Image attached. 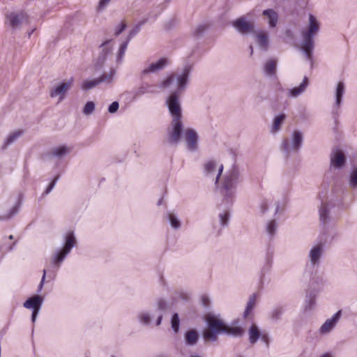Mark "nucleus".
Masks as SVG:
<instances>
[{"label": "nucleus", "mask_w": 357, "mask_h": 357, "mask_svg": "<svg viewBox=\"0 0 357 357\" xmlns=\"http://www.w3.org/2000/svg\"><path fill=\"white\" fill-rule=\"evenodd\" d=\"M180 95L178 92H172L166 100V105L172 116L168 129V141L172 144H178L183 132Z\"/></svg>", "instance_id": "f257e3e1"}, {"label": "nucleus", "mask_w": 357, "mask_h": 357, "mask_svg": "<svg viewBox=\"0 0 357 357\" xmlns=\"http://www.w3.org/2000/svg\"><path fill=\"white\" fill-rule=\"evenodd\" d=\"M206 319L208 328L204 331V337L206 340L215 341L217 340L216 335L220 333H225L236 337L242 335L243 333L241 327L227 326L215 315L208 314Z\"/></svg>", "instance_id": "f03ea898"}, {"label": "nucleus", "mask_w": 357, "mask_h": 357, "mask_svg": "<svg viewBox=\"0 0 357 357\" xmlns=\"http://www.w3.org/2000/svg\"><path fill=\"white\" fill-rule=\"evenodd\" d=\"M319 29V23L316 17L310 14L309 15V25L302 31V40L300 43V51L303 54L305 59L310 62L312 61V53L314 47V37Z\"/></svg>", "instance_id": "7ed1b4c3"}, {"label": "nucleus", "mask_w": 357, "mask_h": 357, "mask_svg": "<svg viewBox=\"0 0 357 357\" xmlns=\"http://www.w3.org/2000/svg\"><path fill=\"white\" fill-rule=\"evenodd\" d=\"M238 168L233 165L222 176L220 192L226 203L231 202L236 193L237 184L240 182Z\"/></svg>", "instance_id": "20e7f679"}, {"label": "nucleus", "mask_w": 357, "mask_h": 357, "mask_svg": "<svg viewBox=\"0 0 357 357\" xmlns=\"http://www.w3.org/2000/svg\"><path fill=\"white\" fill-rule=\"evenodd\" d=\"M190 75V67L185 66L181 70L172 73L161 82L160 87L162 89L169 88L173 82L176 81L177 89L174 92H178V93L181 94L187 87Z\"/></svg>", "instance_id": "39448f33"}, {"label": "nucleus", "mask_w": 357, "mask_h": 357, "mask_svg": "<svg viewBox=\"0 0 357 357\" xmlns=\"http://www.w3.org/2000/svg\"><path fill=\"white\" fill-rule=\"evenodd\" d=\"M303 134L302 132L294 130L289 138L283 139L280 149L287 155H289L291 152H298L303 144Z\"/></svg>", "instance_id": "423d86ee"}, {"label": "nucleus", "mask_w": 357, "mask_h": 357, "mask_svg": "<svg viewBox=\"0 0 357 357\" xmlns=\"http://www.w3.org/2000/svg\"><path fill=\"white\" fill-rule=\"evenodd\" d=\"M76 243V239L73 231H69L65 238V244L63 248L55 252L52 257V262L54 264L59 265L62 262L67 255H68L75 246Z\"/></svg>", "instance_id": "0eeeda50"}, {"label": "nucleus", "mask_w": 357, "mask_h": 357, "mask_svg": "<svg viewBox=\"0 0 357 357\" xmlns=\"http://www.w3.org/2000/svg\"><path fill=\"white\" fill-rule=\"evenodd\" d=\"M24 23H29V16L24 11L12 12L6 15V24L13 30L20 29Z\"/></svg>", "instance_id": "6e6552de"}, {"label": "nucleus", "mask_w": 357, "mask_h": 357, "mask_svg": "<svg viewBox=\"0 0 357 357\" xmlns=\"http://www.w3.org/2000/svg\"><path fill=\"white\" fill-rule=\"evenodd\" d=\"M223 171V165L213 160L208 161L204 165V175L217 184Z\"/></svg>", "instance_id": "1a4fd4ad"}, {"label": "nucleus", "mask_w": 357, "mask_h": 357, "mask_svg": "<svg viewBox=\"0 0 357 357\" xmlns=\"http://www.w3.org/2000/svg\"><path fill=\"white\" fill-rule=\"evenodd\" d=\"M169 64V61L165 57L160 58L158 60L153 61L144 68L141 71V77H145L150 74L158 73L165 69Z\"/></svg>", "instance_id": "9d476101"}, {"label": "nucleus", "mask_w": 357, "mask_h": 357, "mask_svg": "<svg viewBox=\"0 0 357 357\" xmlns=\"http://www.w3.org/2000/svg\"><path fill=\"white\" fill-rule=\"evenodd\" d=\"M325 244L319 241L314 244L309 250L308 258L312 267H318L321 263V257L324 253Z\"/></svg>", "instance_id": "9b49d317"}, {"label": "nucleus", "mask_w": 357, "mask_h": 357, "mask_svg": "<svg viewBox=\"0 0 357 357\" xmlns=\"http://www.w3.org/2000/svg\"><path fill=\"white\" fill-rule=\"evenodd\" d=\"M73 84V79H69L59 83L57 86L53 88L50 91V96L52 98H58V102H62L66 98L67 92L72 88Z\"/></svg>", "instance_id": "f8f14e48"}, {"label": "nucleus", "mask_w": 357, "mask_h": 357, "mask_svg": "<svg viewBox=\"0 0 357 357\" xmlns=\"http://www.w3.org/2000/svg\"><path fill=\"white\" fill-rule=\"evenodd\" d=\"M232 26L241 34L254 33L255 25L252 22L246 20L245 17H241L232 22Z\"/></svg>", "instance_id": "ddd939ff"}, {"label": "nucleus", "mask_w": 357, "mask_h": 357, "mask_svg": "<svg viewBox=\"0 0 357 357\" xmlns=\"http://www.w3.org/2000/svg\"><path fill=\"white\" fill-rule=\"evenodd\" d=\"M342 311H337L333 316L325 321V322L320 326L319 333L321 335H326L331 333L337 326L339 320L340 319Z\"/></svg>", "instance_id": "4468645a"}, {"label": "nucleus", "mask_w": 357, "mask_h": 357, "mask_svg": "<svg viewBox=\"0 0 357 357\" xmlns=\"http://www.w3.org/2000/svg\"><path fill=\"white\" fill-rule=\"evenodd\" d=\"M43 301V299L41 296L36 295L27 299L23 304V306L24 307L28 309H33V313L31 316V320L33 322L36 321V317L38 316Z\"/></svg>", "instance_id": "2eb2a0df"}, {"label": "nucleus", "mask_w": 357, "mask_h": 357, "mask_svg": "<svg viewBox=\"0 0 357 357\" xmlns=\"http://www.w3.org/2000/svg\"><path fill=\"white\" fill-rule=\"evenodd\" d=\"M183 137L186 146L190 151H195L198 147V136L197 132L192 128H186L183 132Z\"/></svg>", "instance_id": "dca6fc26"}, {"label": "nucleus", "mask_w": 357, "mask_h": 357, "mask_svg": "<svg viewBox=\"0 0 357 357\" xmlns=\"http://www.w3.org/2000/svg\"><path fill=\"white\" fill-rule=\"evenodd\" d=\"M308 86V78L305 77L298 86L293 87L287 91V96L289 98H297L305 92Z\"/></svg>", "instance_id": "f3484780"}, {"label": "nucleus", "mask_w": 357, "mask_h": 357, "mask_svg": "<svg viewBox=\"0 0 357 357\" xmlns=\"http://www.w3.org/2000/svg\"><path fill=\"white\" fill-rule=\"evenodd\" d=\"M346 162V158L344 153L340 150H336L333 152L331 156V163L334 167L340 169Z\"/></svg>", "instance_id": "a211bd4d"}, {"label": "nucleus", "mask_w": 357, "mask_h": 357, "mask_svg": "<svg viewBox=\"0 0 357 357\" xmlns=\"http://www.w3.org/2000/svg\"><path fill=\"white\" fill-rule=\"evenodd\" d=\"M278 61L275 59H268L264 64V73L267 77H273L276 74Z\"/></svg>", "instance_id": "6ab92c4d"}, {"label": "nucleus", "mask_w": 357, "mask_h": 357, "mask_svg": "<svg viewBox=\"0 0 357 357\" xmlns=\"http://www.w3.org/2000/svg\"><path fill=\"white\" fill-rule=\"evenodd\" d=\"M256 41L259 48L266 51L269 46L268 34L266 31H261L256 34Z\"/></svg>", "instance_id": "aec40b11"}, {"label": "nucleus", "mask_w": 357, "mask_h": 357, "mask_svg": "<svg viewBox=\"0 0 357 357\" xmlns=\"http://www.w3.org/2000/svg\"><path fill=\"white\" fill-rule=\"evenodd\" d=\"M319 220L324 225H327L331 220L328 204L323 200L319 208Z\"/></svg>", "instance_id": "412c9836"}, {"label": "nucleus", "mask_w": 357, "mask_h": 357, "mask_svg": "<svg viewBox=\"0 0 357 357\" xmlns=\"http://www.w3.org/2000/svg\"><path fill=\"white\" fill-rule=\"evenodd\" d=\"M73 148L68 146H59L53 147L50 151V154L59 158H61L65 155L69 154L72 151Z\"/></svg>", "instance_id": "4be33fe9"}, {"label": "nucleus", "mask_w": 357, "mask_h": 357, "mask_svg": "<svg viewBox=\"0 0 357 357\" xmlns=\"http://www.w3.org/2000/svg\"><path fill=\"white\" fill-rule=\"evenodd\" d=\"M116 70L114 68H109V71H105L98 77L100 84H110L114 80Z\"/></svg>", "instance_id": "5701e85b"}, {"label": "nucleus", "mask_w": 357, "mask_h": 357, "mask_svg": "<svg viewBox=\"0 0 357 357\" xmlns=\"http://www.w3.org/2000/svg\"><path fill=\"white\" fill-rule=\"evenodd\" d=\"M286 117L287 116L284 114H280L273 118L272 124L270 128V131L271 133L275 134L280 130L282 125L284 122Z\"/></svg>", "instance_id": "b1692460"}, {"label": "nucleus", "mask_w": 357, "mask_h": 357, "mask_svg": "<svg viewBox=\"0 0 357 357\" xmlns=\"http://www.w3.org/2000/svg\"><path fill=\"white\" fill-rule=\"evenodd\" d=\"M262 15L266 17L268 25L271 28L276 26L278 22V14L273 9L264 10Z\"/></svg>", "instance_id": "393cba45"}, {"label": "nucleus", "mask_w": 357, "mask_h": 357, "mask_svg": "<svg viewBox=\"0 0 357 357\" xmlns=\"http://www.w3.org/2000/svg\"><path fill=\"white\" fill-rule=\"evenodd\" d=\"M345 91V85L343 82H339L335 89V106L339 107L342 102V98Z\"/></svg>", "instance_id": "a878e982"}, {"label": "nucleus", "mask_w": 357, "mask_h": 357, "mask_svg": "<svg viewBox=\"0 0 357 357\" xmlns=\"http://www.w3.org/2000/svg\"><path fill=\"white\" fill-rule=\"evenodd\" d=\"M261 337L260 331L255 324H252L249 329V341L253 344Z\"/></svg>", "instance_id": "bb28decb"}, {"label": "nucleus", "mask_w": 357, "mask_h": 357, "mask_svg": "<svg viewBox=\"0 0 357 357\" xmlns=\"http://www.w3.org/2000/svg\"><path fill=\"white\" fill-rule=\"evenodd\" d=\"M23 132L22 130H15L10 132L6 137L4 142V147H6L13 143H14L17 139L22 135Z\"/></svg>", "instance_id": "cd10ccee"}, {"label": "nucleus", "mask_w": 357, "mask_h": 357, "mask_svg": "<svg viewBox=\"0 0 357 357\" xmlns=\"http://www.w3.org/2000/svg\"><path fill=\"white\" fill-rule=\"evenodd\" d=\"M185 342L188 345H194L198 340V334L196 331L191 330L188 331L185 335Z\"/></svg>", "instance_id": "c85d7f7f"}, {"label": "nucleus", "mask_w": 357, "mask_h": 357, "mask_svg": "<svg viewBox=\"0 0 357 357\" xmlns=\"http://www.w3.org/2000/svg\"><path fill=\"white\" fill-rule=\"evenodd\" d=\"M256 300H257V295L255 294H253L250 296L248 301L247 303L245 310L243 313V316L245 318L248 317L249 314L252 312V310L255 307Z\"/></svg>", "instance_id": "c756f323"}, {"label": "nucleus", "mask_w": 357, "mask_h": 357, "mask_svg": "<svg viewBox=\"0 0 357 357\" xmlns=\"http://www.w3.org/2000/svg\"><path fill=\"white\" fill-rule=\"evenodd\" d=\"M167 217L172 228L178 229L181 227V221L174 213L168 212L167 213Z\"/></svg>", "instance_id": "7c9ffc66"}, {"label": "nucleus", "mask_w": 357, "mask_h": 357, "mask_svg": "<svg viewBox=\"0 0 357 357\" xmlns=\"http://www.w3.org/2000/svg\"><path fill=\"white\" fill-rule=\"evenodd\" d=\"M315 298H316L315 294H314L312 292L307 294L306 298H305V309L306 310H310L314 307V306L315 305V303H316Z\"/></svg>", "instance_id": "2f4dec72"}, {"label": "nucleus", "mask_w": 357, "mask_h": 357, "mask_svg": "<svg viewBox=\"0 0 357 357\" xmlns=\"http://www.w3.org/2000/svg\"><path fill=\"white\" fill-rule=\"evenodd\" d=\"M100 84L98 77L93 79H86L82 84L83 90H90Z\"/></svg>", "instance_id": "473e14b6"}, {"label": "nucleus", "mask_w": 357, "mask_h": 357, "mask_svg": "<svg viewBox=\"0 0 357 357\" xmlns=\"http://www.w3.org/2000/svg\"><path fill=\"white\" fill-rule=\"evenodd\" d=\"M349 186L353 189H357V167H353L349 178Z\"/></svg>", "instance_id": "72a5a7b5"}, {"label": "nucleus", "mask_w": 357, "mask_h": 357, "mask_svg": "<svg viewBox=\"0 0 357 357\" xmlns=\"http://www.w3.org/2000/svg\"><path fill=\"white\" fill-rule=\"evenodd\" d=\"M20 206L21 202L19 200L13 206L10 208V209L8 211L7 213L4 214L5 218H6V220L12 218L13 216L17 214L20 211Z\"/></svg>", "instance_id": "f704fd0d"}, {"label": "nucleus", "mask_w": 357, "mask_h": 357, "mask_svg": "<svg viewBox=\"0 0 357 357\" xmlns=\"http://www.w3.org/2000/svg\"><path fill=\"white\" fill-rule=\"evenodd\" d=\"M151 314L149 312L143 311L138 314L137 317L139 321L143 325H149L151 323Z\"/></svg>", "instance_id": "c9c22d12"}, {"label": "nucleus", "mask_w": 357, "mask_h": 357, "mask_svg": "<svg viewBox=\"0 0 357 357\" xmlns=\"http://www.w3.org/2000/svg\"><path fill=\"white\" fill-rule=\"evenodd\" d=\"M283 313V309L282 307H275L269 313V318L271 320L277 321L280 318V316Z\"/></svg>", "instance_id": "e433bc0d"}, {"label": "nucleus", "mask_w": 357, "mask_h": 357, "mask_svg": "<svg viewBox=\"0 0 357 357\" xmlns=\"http://www.w3.org/2000/svg\"><path fill=\"white\" fill-rule=\"evenodd\" d=\"M128 43L129 41L126 40V41H125L121 45L116 55V59L118 61H121V59H123L126 50L128 47Z\"/></svg>", "instance_id": "4c0bfd02"}, {"label": "nucleus", "mask_w": 357, "mask_h": 357, "mask_svg": "<svg viewBox=\"0 0 357 357\" xmlns=\"http://www.w3.org/2000/svg\"><path fill=\"white\" fill-rule=\"evenodd\" d=\"M172 328L175 333H177L179 330L180 321L178 318V315L177 313H175L172 315V321H171Z\"/></svg>", "instance_id": "58836bf2"}, {"label": "nucleus", "mask_w": 357, "mask_h": 357, "mask_svg": "<svg viewBox=\"0 0 357 357\" xmlns=\"http://www.w3.org/2000/svg\"><path fill=\"white\" fill-rule=\"evenodd\" d=\"M95 109V104L92 101L87 102L83 109V113L85 115H90Z\"/></svg>", "instance_id": "ea45409f"}, {"label": "nucleus", "mask_w": 357, "mask_h": 357, "mask_svg": "<svg viewBox=\"0 0 357 357\" xmlns=\"http://www.w3.org/2000/svg\"><path fill=\"white\" fill-rule=\"evenodd\" d=\"M277 225L275 220H271L268 222L266 231L270 236H273L276 231Z\"/></svg>", "instance_id": "a19ab883"}, {"label": "nucleus", "mask_w": 357, "mask_h": 357, "mask_svg": "<svg viewBox=\"0 0 357 357\" xmlns=\"http://www.w3.org/2000/svg\"><path fill=\"white\" fill-rule=\"evenodd\" d=\"M144 24V21L139 22L134 27V29L130 31L127 40L130 41V40L139 31L141 26Z\"/></svg>", "instance_id": "79ce46f5"}, {"label": "nucleus", "mask_w": 357, "mask_h": 357, "mask_svg": "<svg viewBox=\"0 0 357 357\" xmlns=\"http://www.w3.org/2000/svg\"><path fill=\"white\" fill-rule=\"evenodd\" d=\"M219 218L220 220V224L222 226H225L228 224L229 219V213L228 211H224L219 214Z\"/></svg>", "instance_id": "37998d69"}, {"label": "nucleus", "mask_w": 357, "mask_h": 357, "mask_svg": "<svg viewBox=\"0 0 357 357\" xmlns=\"http://www.w3.org/2000/svg\"><path fill=\"white\" fill-rule=\"evenodd\" d=\"M127 25L125 22H122L116 26L114 30V35L119 36L126 28Z\"/></svg>", "instance_id": "c03bdc74"}, {"label": "nucleus", "mask_w": 357, "mask_h": 357, "mask_svg": "<svg viewBox=\"0 0 357 357\" xmlns=\"http://www.w3.org/2000/svg\"><path fill=\"white\" fill-rule=\"evenodd\" d=\"M147 93H158V88H160V86H158L154 84H150L146 83Z\"/></svg>", "instance_id": "a18cd8bd"}, {"label": "nucleus", "mask_w": 357, "mask_h": 357, "mask_svg": "<svg viewBox=\"0 0 357 357\" xmlns=\"http://www.w3.org/2000/svg\"><path fill=\"white\" fill-rule=\"evenodd\" d=\"M206 26L204 24L199 25L194 31V34L197 36L202 35L206 29Z\"/></svg>", "instance_id": "49530a36"}, {"label": "nucleus", "mask_w": 357, "mask_h": 357, "mask_svg": "<svg viewBox=\"0 0 357 357\" xmlns=\"http://www.w3.org/2000/svg\"><path fill=\"white\" fill-rule=\"evenodd\" d=\"M119 107V104L117 101L113 102L108 107V112L111 114H114L117 112Z\"/></svg>", "instance_id": "de8ad7c7"}, {"label": "nucleus", "mask_w": 357, "mask_h": 357, "mask_svg": "<svg viewBox=\"0 0 357 357\" xmlns=\"http://www.w3.org/2000/svg\"><path fill=\"white\" fill-rule=\"evenodd\" d=\"M110 1L111 0H100L97 8L98 11L104 10L107 6Z\"/></svg>", "instance_id": "09e8293b"}, {"label": "nucleus", "mask_w": 357, "mask_h": 357, "mask_svg": "<svg viewBox=\"0 0 357 357\" xmlns=\"http://www.w3.org/2000/svg\"><path fill=\"white\" fill-rule=\"evenodd\" d=\"M58 179H59V176H56L53 179V181L50 183V185H48V187L47 188V189L45 191V193L46 195L49 194L52 190V189L54 188V186L56 185V183L58 181Z\"/></svg>", "instance_id": "8fccbe9b"}, {"label": "nucleus", "mask_w": 357, "mask_h": 357, "mask_svg": "<svg viewBox=\"0 0 357 357\" xmlns=\"http://www.w3.org/2000/svg\"><path fill=\"white\" fill-rule=\"evenodd\" d=\"M166 308V303L164 300L160 299L157 302V309L159 311H163Z\"/></svg>", "instance_id": "3c124183"}, {"label": "nucleus", "mask_w": 357, "mask_h": 357, "mask_svg": "<svg viewBox=\"0 0 357 357\" xmlns=\"http://www.w3.org/2000/svg\"><path fill=\"white\" fill-rule=\"evenodd\" d=\"M144 93H147L146 83L142 84L137 91L136 95L137 96H142Z\"/></svg>", "instance_id": "603ef678"}, {"label": "nucleus", "mask_w": 357, "mask_h": 357, "mask_svg": "<svg viewBox=\"0 0 357 357\" xmlns=\"http://www.w3.org/2000/svg\"><path fill=\"white\" fill-rule=\"evenodd\" d=\"M268 207V202L266 200L261 201L259 208H260V211L262 213H264L267 211Z\"/></svg>", "instance_id": "864d4df0"}, {"label": "nucleus", "mask_w": 357, "mask_h": 357, "mask_svg": "<svg viewBox=\"0 0 357 357\" xmlns=\"http://www.w3.org/2000/svg\"><path fill=\"white\" fill-rule=\"evenodd\" d=\"M275 214H278L280 212L282 207L280 202H275L273 204Z\"/></svg>", "instance_id": "5fc2aeb1"}, {"label": "nucleus", "mask_w": 357, "mask_h": 357, "mask_svg": "<svg viewBox=\"0 0 357 357\" xmlns=\"http://www.w3.org/2000/svg\"><path fill=\"white\" fill-rule=\"evenodd\" d=\"M45 276H46V271L43 270V275L41 281H40V282L39 284L38 289V292H40L42 290L43 287V285H44V283H45Z\"/></svg>", "instance_id": "6e6d98bb"}, {"label": "nucleus", "mask_w": 357, "mask_h": 357, "mask_svg": "<svg viewBox=\"0 0 357 357\" xmlns=\"http://www.w3.org/2000/svg\"><path fill=\"white\" fill-rule=\"evenodd\" d=\"M162 319V314L160 312L158 314V317H157V320H156V323H155L156 326L160 325Z\"/></svg>", "instance_id": "4d7b16f0"}, {"label": "nucleus", "mask_w": 357, "mask_h": 357, "mask_svg": "<svg viewBox=\"0 0 357 357\" xmlns=\"http://www.w3.org/2000/svg\"><path fill=\"white\" fill-rule=\"evenodd\" d=\"M319 357H333V355L330 352L322 354Z\"/></svg>", "instance_id": "13d9d810"}, {"label": "nucleus", "mask_w": 357, "mask_h": 357, "mask_svg": "<svg viewBox=\"0 0 357 357\" xmlns=\"http://www.w3.org/2000/svg\"><path fill=\"white\" fill-rule=\"evenodd\" d=\"M6 220V218H5L4 215H0V221H5Z\"/></svg>", "instance_id": "bf43d9fd"}, {"label": "nucleus", "mask_w": 357, "mask_h": 357, "mask_svg": "<svg viewBox=\"0 0 357 357\" xmlns=\"http://www.w3.org/2000/svg\"><path fill=\"white\" fill-rule=\"evenodd\" d=\"M261 339L266 342V344H268V342H267V337L266 335H261Z\"/></svg>", "instance_id": "052dcab7"}, {"label": "nucleus", "mask_w": 357, "mask_h": 357, "mask_svg": "<svg viewBox=\"0 0 357 357\" xmlns=\"http://www.w3.org/2000/svg\"><path fill=\"white\" fill-rule=\"evenodd\" d=\"M109 41H105L103 43H102L101 46H105L106 44H107Z\"/></svg>", "instance_id": "680f3d73"}, {"label": "nucleus", "mask_w": 357, "mask_h": 357, "mask_svg": "<svg viewBox=\"0 0 357 357\" xmlns=\"http://www.w3.org/2000/svg\"><path fill=\"white\" fill-rule=\"evenodd\" d=\"M33 31H34V29L31 30V31H29V36H30L33 33Z\"/></svg>", "instance_id": "e2e57ef3"}, {"label": "nucleus", "mask_w": 357, "mask_h": 357, "mask_svg": "<svg viewBox=\"0 0 357 357\" xmlns=\"http://www.w3.org/2000/svg\"><path fill=\"white\" fill-rule=\"evenodd\" d=\"M8 238H9V239H10V240H13V239L14 238V237H13V235H10Z\"/></svg>", "instance_id": "0e129e2a"}, {"label": "nucleus", "mask_w": 357, "mask_h": 357, "mask_svg": "<svg viewBox=\"0 0 357 357\" xmlns=\"http://www.w3.org/2000/svg\"><path fill=\"white\" fill-rule=\"evenodd\" d=\"M250 50H251V54H252V52H253V49H252V46L250 47Z\"/></svg>", "instance_id": "69168bd1"}]
</instances>
